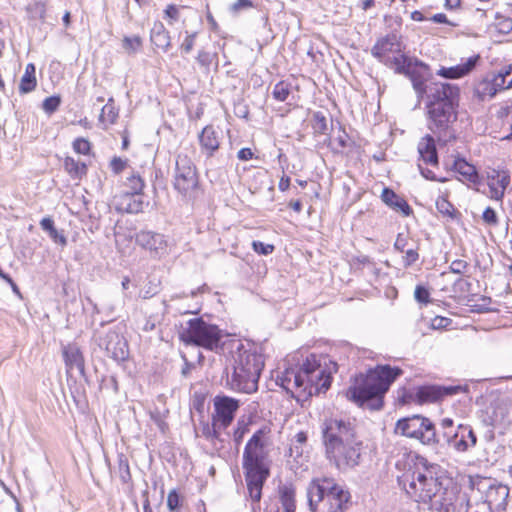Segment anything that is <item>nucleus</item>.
<instances>
[{"mask_svg": "<svg viewBox=\"0 0 512 512\" xmlns=\"http://www.w3.org/2000/svg\"><path fill=\"white\" fill-rule=\"evenodd\" d=\"M280 502L284 512H295V490L291 485H283L279 488Z\"/></svg>", "mask_w": 512, "mask_h": 512, "instance_id": "7c9ffc66", "label": "nucleus"}, {"mask_svg": "<svg viewBox=\"0 0 512 512\" xmlns=\"http://www.w3.org/2000/svg\"><path fill=\"white\" fill-rule=\"evenodd\" d=\"M198 176L193 161L186 155L176 156L173 186L184 198L192 200L198 190Z\"/></svg>", "mask_w": 512, "mask_h": 512, "instance_id": "9b49d317", "label": "nucleus"}, {"mask_svg": "<svg viewBox=\"0 0 512 512\" xmlns=\"http://www.w3.org/2000/svg\"><path fill=\"white\" fill-rule=\"evenodd\" d=\"M253 250L259 255H269L273 253L275 247L272 244H265L261 241H253L252 242Z\"/></svg>", "mask_w": 512, "mask_h": 512, "instance_id": "de8ad7c7", "label": "nucleus"}, {"mask_svg": "<svg viewBox=\"0 0 512 512\" xmlns=\"http://www.w3.org/2000/svg\"><path fill=\"white\" fill-rule=\"evenodd\" d=\"M312 127L315 133L325 134L328 130L326 117L321 112H316L313 115Z\"/></svg>", "mask_w": 512, "mask_h": 512, "instance_id": "a19ab883", "label": "nucleus"}, {"mask_svg": "<svg viewBox=\"0 0 512 512\" xmlns=\"http://www.w3.org/2000/svg\"><path fill=\"white\" fill-rule=\"evenodd\" d=\"M395 434L415 439L425 446L435 448L439 444L434 423L420 414L404 417L397 420L394 428Z\"/></svg>", "mask_w": 512, "mask_h": 512, "instance_id": "1a4fd4ad", "label": "nucleus"}, {"mask_svg": "<svg viewBox=\"0 0 512 512\" xmlns=\"http://www.w3.org/2000/svg\"><path fill=\"white\" fill-rule=\"evenodd\" d=\"M222 337V330L217 325L210 324L202 318L188 320L186 326L179 332V339L185 345L198 346L211 351L220 346Z\"/></svg>", "mask_w": 512, "mask_h": 512, "instance_id": "6e6552de", "label": "nucleus"}, {"mask_svg": "<svg viewBox=\"0 0 512 512\" xmlns=\"http://www.w3.org/2000/svg\"><path fill=\"white\" fill-rule=\"evenodd\" d=\"M142 41L139 36L134 37H124L123 39V47L127 51L135 52L141 46Z\"/></svg>", "mask_w": 512, "mask_h": 512, "instance_id": "09e8293b", "label": "nucleus"}, {"mask_svg": "<svg viewBox=\"0 0 512 512\" xmlns=\"http://www.w3.org/2000/svg\"><path fill=\"white\" fill-rule=\"evenodd\" d=\"M512 74V66H508L503 68L501 71H499L497 74H493L490 77V80L493 84V87L495 88L496 93L502 90L507 89L506 88V78Z\"/></svg>", "mask_w": 512, "mask_h": 512, "instance_id": "f704fd0d", "label": "nucleus"}, {"mask_svg": "<svg viewBox=\"0 0 512 512\" xmlns=\"http://www.w3.org/2000/svg\"><path fill=\"white\" fill-rule=\"evenodd\" d=\"M220 430H224L222 425L218 422H214L212 419L211 425L206 423L202 427V435L209 441L213 442L214 440L219 439Z\"/></svg>", "mask_w": 512, "mask_h": 512, "instance_id": "e433bc0d", "label": "nucleus"}, {"mask_svg": "<svg viewBox=\"0 0 512 512\" xmlns=\"http://www.w3.org/2000/svg\"><path fill=\"white\" fill-rule=\"evenodd\" d=\"M402 50L398 35L392 33L378 39L371 49V54L387 67L396 70V63L399 62L401 65V60L408 58Z\"/></svg>", "mask_w": 512, "mask_h": 512, "instance_id": "ddd939ff", "label": "nucleus"}, {"mask_svg": "<svg viewBox=\"0 0 512 512\" xmlns=\"http://www.w3.org/2000/svg\"><path fill=\"white\" fill-rule=\"evenodd\" d=\"M151 41L155 46L164 51L169 49L171 45L170 35L162 23L154 24L151 30Z\"/></svg>", "mask_w": 512, "mask_h": 512, "instance_id": "c85d7f7f", "label": "nucleus"}, {"mask_svg": "<svg viewBox=\"0 0 512 512\" xmlns=\"http://www.w3.org/2000/svg\"><path fill=\"white\" fill-rule=\"evenodd\" d=\"M381 199L387 206L402 213L403 216H409L412 213V209L407 201L403 197L397 195L390 188L383 189Z\"/></svg>", "mask_w": 512, "mask_h": 512, "instance_id": "393cba45", "label": "nucleus"}, {"mask_svg": "<svg viewBox=\"0 0 512 512\" xmlns=\"http://www.w3.org/2000/svg\"><path fill=\"white\" fill-rule=\"evenodd\" d=\"M401 63V65L399 62L396 63L395 72L404 74L411 80L413 89L415 90L419 100L423 99L424 96L427 98L429 89L436 83L430 82L427 84L429 72L428 65L417 59L413 60L409 57L406 60H401Z\"/></svg>", "mask_w": 512, "mask_h": 512, "instance_id": "f8f14e48", "label": "nucleus"}, {"mask_svg": "<svg viewBox=\"0 0 512 512\" xmlns=\"http://www.w3.org/2000/svg\"><path fill=\"white\" fill-rule=\"evenodd\" d=\"M49 236L50 238L55 242V243H59L61 244L62 246L66 245L67 244V239L66 237L62 234V233H59L58 230L56 228H54L50 233H49Z\"/></svg>", "mask_w": 512, "mask_h": 512, "instance_id": "69168bd1", "label": "nucleus"}, {"mask_svg": "<svg viewBox=\"0 0 512 512\" xmlns=\"http://www.w3.org/2000/svg\"><path fill=\"white\" fill-rule=\"evenodd\" d=\"M509 497V487L504 484L491 485L486 494V503L490 509L494 507L498 511H504Z\"/></svg>", "mask_w": 512, "mask_h": 512, "instance_id": "5701e85b", "label": "nucleus"}, {"mask_svg": "<svg viewBox=\"0 0 512 512\" xmlns=\"http://www.w3.org/2000/svg\"><path fill=\"white\" fill-rule=\"evenodd\" d=\"M496 94L497 93L489 76L479 81L475 85L473 91V97L477 98L478 101H484L487 98H493Z\"/></svg>", "mask_w": 512, "mask_h": 512, "instance_id": "c756f323", "label": "nucleus"}, {"mask_svg": "<svg viewBox=\"0 0 512 512\" xmlns=\"http://www.w3.org/2000/svg\"><path fill=\"white\" fill-rule=\"evenodd\" d=\"M459 431L460 430L458 429L455 432L443 431V437L457 451L464 452L470 447V445L465 438V434L461 432V435H459Z\"/></svg>", "mask_w": 512, "mask_h": 512, "instance_id": "2f4dec72", "label": "nucleus"}, {"mask_svg": "<svg viewBox=\"0 0 512 512\" xmlns=\"http://www.w3.org/2000/svg\"><path fill=\"white\" fill-rule=\"evenodd\" d=\"M427 128L440 146L456 140L453 124L458 117L460 88L451 83H435L426 98Z\"/></svg>", "mask_w": 512, "mask_h": 512, "instance_id": "7ed1b4c3", "label": "nucleus"}, {"mask_svg": "<svg viewBox=\"0 0 512 512\" xmlns=\"http://www.w3.org/2000/svg\"><path fill=\"white\" fill-rule=\"evenodd\" d=\"M469 267V264L461 259H456L450 264V271L455 274H464Z\"/></svg>", "mask_w": 512, "mask_h": 512, "instance_id": "864d4df0", "label": "nucleus"}, {"mask_svg": "<svg viewBox=\"0 0 512 512\" xmlns=\"http://www.w3.org/2000/svg\"><path fill=\"white\" fill-rule=\"evenodd\" d=\"M483 221L489 225H496L498 222L497 214L491 207H487L482 215Z\"/></svg>", "mask_w": 512, "mask_h": 512, "instance_id": "6e6d98bb", "label": "nucleus"}, {"mask_svg": "<svg viewBox=\"0 0 512 512\" xmlns=\"http://www.w3.org/2000/svg\"><path fill=\"white\" fill-rule=\"evenodd\" d=\"M94 309L96 312H106L108 315L113 314L115 311L114 304L110 299H105L104 302L101 304V307L99 308L98 305L94 306Z\"/></svg>", "mask_w": 512, "mask_h": 512, "instance_id": "680f3d73", "label": "nucleus"}, {"mask_svg": "<svg viewBox=\"0 0 512 512\" xmlns=\"http://www.w3.org/2000/svg\"><path fill=\"white\" fill-rule=\"evenodd\" d=\"M164 13L168 18H170L174 21L178 20V18H179L178 8L173 4L168 5L166 7Z\"/></svg>", "mask_w": 512, "mask_h": 512, "instance_id": "338daca9", "label": "nucleus"}, {"mask_svg": "<svg viewBox=\"0 0 512 512\" xmlns=\"http://www.w3.org/2000/svg\"><path fill=\"white\" fill-rule=\"evenodd\" d=\"M325 457L340 471L360 464L363 442L349 420L330 418L321 425Z\"/></svg>", "mask_w": 512, "mask_h": 512, "instance_id": "f03ea898", "label": "nucleus"}, {"mask_svg": "<svg viewBox=\"0 0 512 512\" xmlns=\"http://www.w3.org/2000/svg\"><path fill=\"white\" fill-rule=\"evenodd\" d=\"M196 35H197V33L194 32V33L188 34L186 36V38L184 39L183 43L180 46V49L182 50V52L184 54H188L192 51L194 44H195Z\"/></svg>", "mask_w": 512, "mask_h": 512, "instance_id": "5fc2aeb1", "label": "nucleus"}, {"mask_svg": "<svg viewBox=\"0 0 512 512\" xmlns=\"http://www.w3.org/2000/svg\"><path fill=\"white\" fill-rule=\"evenodd\" d=\"M508 407L504 403L490 405L483 415V423L491 427H507L511 424Z\"/></svg>", "mask_w": 512, "mask_h": 512, "instance_id": "6ab92c4d", "label": "nucleus"}, {"mask_svg": "<svg viewBox=\"0 0 512 512\" xmlns=\"http://www.w3.org/2000/svg\"><path fill=\"white\" fill-rule=\"evenodd\" d=\"M61 104V98L59 96H50L47 97L42 104L43 110L48 113L52 114L54 113Z\"/></svg>", "mask_w": 512, "mask_h": 512, "instance_id": "37998d69", "label": "nucleus"}, {"mask_svg": "<svg viewBox=\"0 0 512 512\" xmlns=\"http://www.w3.org/2000/svg\"><path fill=\"white\" fill-rule=\"evenodd\" d=\"M222 136L223 132L221 129L215 128L213 125L204 127L198 136L202 152L208 157L213 156L219 149Z\"/></svg>", "mask_w": 512, "mask_h": 512, "instance_id": "a211bd4d", "label": "nucleus"}, {"mask_svg": "<svg viewBox=\"0 0 512 512\" xmlns=\"http://www.w3.org/2000/svg\"><path fill=\"white\" fill-rule=\"evenodd\" d=\"M495 28L499 33L507 34L512 31V18L510 17H497Z\"/></svg>", "mask_w": 512, "mask_h": 512, "instance_id": "c03bdc74", "label": "nucleus"}, {"mask_svg": "<svg viewBox=\"0 0 512 512\" xmlns=\"http://www.w3.org/2000/svg\"><path fill=\"white\" fill-rule=\"evenodd\" d=\"M276 382L286 391L292 392L293 388L300 389L302 384L301 367L298 370L293 368L285 369L277 375Z\"/></svg>", "mask_w": 512, "mask_h": 512, "instance_id": "a878e982", "label": "nucleus"}, {"mask_svg": "<svg viewBox=\"0 0 512 512\" xmlns=\"http://www.w3.org/2000/svg\"><path fill=\"white\" fill-rule=\"evenodd\" d=\"M98 346L117 363L125 362L129 358L128 342L116 330L110 329L104 335L99 336Z\"/></svg>", "mask_w": 512, "mask_h": 512, "instance_id": "4468645a", "label": "nucleus"}, {"mask_svg": "<svg viewBox=\"0 0 512 512\" xmlns=\"http://www.w3.org/2000/svg\"><path fill=\"white\" fill-rule=\"evenodd\" d=\"M409 246V236L408 234L398 233L396 237V241L394 243V249L398 252L406 251V248Z\"/></svg>", "mask_w": 512, "mask_h": 512, "instance_id": "8fccbe9b", "label": "nucleus"}, {"mask_svg": "<svg viewBox=\"0 0 512 512\" xmlns=\"http://www.w3.org/2000/svg\"><path fill=\"white\" fill-rule=\"evenodd\" d=\"M124 185L127 188L125 193L142 195L145 182L139 173L132 171L131 175L126 178Z\"/></svg>", "mask_w": 512, "mask_h": 512, "instance_id": "72a5a7b5", "label": "nucleus"}, {"mask_svg": "<svg viewBox=\"0 0 512 512\" xmlns=\"http://www.w3.org/2000/svg\"><path fill=\"white\" fill-rule=\"evenodd\" d=\"M264 366L262 355L250 344H239L232 352V374L227 383L232 390L252 393L257 390L258 379Z\"/></svg>", "mask_w": 512, "mask_h": 512, "instance_id": "423d86ee", "label": "nucleus"}, {"mask_svg": "<svg viewBox=\"0 0 512 512\" xmlns=\"http://www.w3.org/2000/svg\"><path fill=\"white\" fill-rule=\"evenodd\" d=\"M491 198L497 201L503 199L505 190L510 184V176L507 171L493 170L488 176Z\"/></svg>", "mask_w": 512, "mask_h": 512, "instance_id": "4be33fe9", "label": "nucleus"}, {"mask_svg": "<svg viewBox=\"0 0 512 512\" xmlns=\"http://www.w3.org/2000/svg\"><path fill=\"white\" fill-rule=\"evenodd\" d=\"M290 94V85L285 81L278 82L272 91L273 97L278 101H285Z\"/></svg>", "mask_w": 512, "mask_h": 512, "instance_id": "ea45409f", "label": "nucleus"}, {"mask_svg": "<svg viewBox=\"0 0 512 512\" xmlns=\"http://www.w3.org/2000/svg\"><path fill=\"white\" fill-rule=\"evenodd\" d=\"M36 84L37 81L35 76L24 74L20 81L19 91L22 94H27L35 89Z\"/></svg>", "mask_w": 512, "mask_h": 512, "instance_id": "79ce46f5", "label": "nucleus"}, {"mask_svg": "<svg viewBox=\"0 0 512 512\" xmlns=\"http://www.w3.org/2000/svg\"><path fill=\"white\" fill-rule=\"evenodd\" d=\"M119 209L130 214H137L143 211L144 201L142 195L124 193L119 198Z\"/></svg>", "mask_w": 512, "mask_h": 512, "instance_id": "bb28decb", "label": "nucleus"}, {"mask_svg": "<svg viewBox=\"0 0 512 512\" xmlns=\"http://www.w3.org/2000/svg\"><path fill=\"white\" fill-rule=\"evenodd\" d=\"M453 170L460 174L466 181L473 184L479 183V175L476 168L463 158H457L453 164Z\"/></svg>", "mask_w": 512, "mask_h": 512, "instance_id": "cd10ccee", "label": "nucleus"}, {"mask_svg": "<svg viewBox=\"0 0 512 512\" xmlns=\"http://www.w3.org/2000/svg\"><path fill=\"white\" fill-rule=\"evenodd\" d=\"M73 149L76 153L88 155L91 150V144L85 138H76L73 142Z\"/></svg>", "mask_w": 512, "mask_h": 512, "instance_id": "a18cd8bd", "label": "nucleus"}, {"mask_svg": "<svg viewBox=\"0 0 512 512\" xmlns=\"http://www.w3.org/2000/svg\"><path fill=\"white\" fill-rule=\"evenodd\" d=\"M459 386L424 385L417 388L416 399L419 403L437 402L449 395L457 394Z\"/></svg>", "mask_w": 512, "mask_h": 512, "instance_id": "f3484780", "label": "nucleus"}, {"mask_svg": "<svg viewBox=\"0 0 512 512\" xmlns=\"http://www.w3.org/2000/svg\"><path fill=\"white\" fill-rule=\"evenodd\" d=\"M118 116V112L115 110V108L110 105L109 103L106 104L103 108H102V113L100 115V119H105L107 118V120L110 122V123H114L116 118Z\"/></svg>", "mask_w": 512, "mask_h": 512, "instance_id": "603ef678", "label": "nucleus"}, {"mask_svg": "<svg viewBox=\"0 0 512 512\" xmlns=\"http://www.w3.org/2000/svg\"><path fill=\"white\" fill-rule=\"evenodd\" d=\"M436 207L441 214L452 216L455 211L453 205L446 199H439L436 202Z\"/></svg>", "mask_w": 512, "mask_h": 512, "instance_id": "3c124183", "label": "nucleus"}, {"mask_svg": "<svg viewBox=\"0 0 512 512\" xmlns=\"http://www.w3.org/2000/svg\"><path fill=\"white\" fill-rule=\"evenodd\" d=\"M419 245V241H416L414 245H409L406 248V251L402 252L404 254V256L402 257L404 267H410L419 260Z\"/></svg>", "mask_w": 512, "mask_h": 512, "instance_id": "c9c22d12", "label": "nucleus"}, {"mask_svg": "<svg viewBox=\"0 0 512 512\" xmlns=\"http://www.w3.org/2000/svg\"><path fill=\"white\" fill-rule=\"evenodd\" d=\"M440 467L421 458L414 469L398 478L399 486L418 504L436 512H469L470 502L466 494L455 495L444 487L439 476Z\"/></svg>", "mask_w": 512, "mask_h": 512, "instance_id": "f257e3e1", "label": "nucleus"}, {"mask_svg": "<svg viewBox=\"0 0 512 512\" xmlns=\"http://www.w3.org/2000/svg\"><path fill=\"white\" fill-rule=\"evenodd\" d=\"M64 168L73 179H81L87 173V166L83 162L76 161L72 157H66Z\"/></svg>", "mask_w": 512, "mask_h": 512, "instance_id": "473e14b6", "label": "nucleus"}, {"mask_svg": "<svg viewBox=\"0 0 512 512\" xmlns=\"http://www.w3.org/2000/svg\"><path fill=\"white\" fill-rule=\"evenodd\" d=\"M434 136L426 134L418 143L417 150L420 158L426 163L433 166L438 165V154Z\"/></svg>", "mask_w": 512, "mask_h": 512, "instance_id": "b1692460", "label": "nucleus"}, {"mask_svg": "<svg viewBox=\"0 0 512 512\" xmlns=\"http://www.w3.org/2000/svg\"><path fill=\"white\" fill-rule=\"evenodd\" d=\"M118 474L123 483L131 481L129 462L124 455H119L118 457Z\"/></svg>", "mask_w": 512, "mask_h": 512, "instance_id": "58836bf2", "label": "nucleus"}, {"mask_svg": "<svg viewBox=\"0 0 512 512\" xmlns=\"http://www.w3.org/2000/svg\"><path fill=\"white\" fill-rule=\"evenodd\" d=\"M110 166H111V169L112 171L115 173V174H119L121 173L125 167L127 166V161L126 160H123L122 158L120 157H114L111 162H110Z\"/></svg>", "mask_w": 512, "mask_h": 512, "instance_id": "4d7b16f0", "label": "nucleus"}, {"mask_svg": "<svg viewBox=\"0 0 512 512\" xmlns=\"http://www.w3.org/2000/svg\"><path fill=\"white\" fill-rule=\"evenodd\" d=\"M480 59L479 55L469 57L465 63L452 67H441L437 75L446 79H458L468 75L476 67Z\"/></svg>", "mask_w": 512, "mask_h": 512, "instance_id": "412c9836", "label": "nucleus"}, {"mask_svg": "<svg viewBox=\"0 0 512 512\" xmlns=\"http://www.w3.org/2000/svg\"><path fill=\"white\" fill-rule=\"evenodd\" d=\"M26 11L31 19H44L46 7L43 2L34 1L27 5Z\"/></svg>", "mask_w": 512, "mask_h": 512, "instance_id": "4c0bfd02", "label": "nucleus"}, {"mask_svg": "<svg viewBox=\"0 0 512 512\" xmlns=\"http://www.w3.org/2000/svg\"><path fill=\"white\" fill-rule=\"evenodd\" d=\"M470 507L471 509L469 510V512H490L491 510L489 505L485 501L481 503H476L475 506L470 504Z\"/></svg>", "mask_w": 512, "mask_h": 512, "instance_id": "774afa93", "label": "nucleus"}, {"mask_svg": "<svg viewBox=\"0 0 512 512\" xmlns=\"http://www.w3.org/2000/svg\"><path fill=\"white\" fill-rule=\"evenodd\" d=\"M403 374L399 367L388 364L376 365L365 374H359L351 380L344 395L358 407L372 411L381 410L384 406V396L392 383Z\"/></svg>", "mask_w": 512, "mask_h": 512, "instance_id": "20e7f679", "label": "nucleus"}, {"mask_svg": "<svg viewBox=\"0 0 512 512\" xmlns=\"http://www.w3.org/2000/svg\"><path fill=\"white\" fill-rule=\"evenodd\" d=\"M214 413L212 418L214 422L222 425L226 429L234 420L235 414L240 407L239 400L226 396L217 395L213 399Z\"/></svg>", "mask_w": 512, "mask_h": 512, "instance_id": "2eb2a0df", "label": "nucleus"}, {"mask_svg": "<svg viewBox=\"0 0 512 512\" xmlns=\"http://www.w3.org/2000/svg\"><path fill=\"white\" fill-rule=\"evenodd\" d=\"M301 388L308 395L326 392L331 385V374L322 367L316 355H310L301 365Z\"/></svg>", "mask_w": 512, "mask_h": 512, "instance_id": "9d476101", "label": "nucleus"}, {"mask_svg": "<svg viewBox=\"0 0 512 512\" xmlns=\"http://www.w3.org/2000/svg\"><path fill=\"white\" fill-rule=\"evenodd\" d=\"M62 355L67 373L73 369H77L79 373L84 376L85 358L80 347L76 343H69L64 345L62 347Z\"/></svg>", "mask_w": 512, "mask_h": 512, "instance_id": "aec40b11", "label": "nucleus"}, {"mask_svg": "<svg viewBox=\"0 0 512 512\" xmlns=\"http://www.w3.org/2000/svg\"><path fill=\"white\" fill-rule=\"evenodd\" d=\"M252 7H253V3L251 0H237V2H235L231 6V11L237 13V12L241 11L242 9H248V8H252Z\"/></svg>", "mask_w": 512, "mask_h": 512, "instance_id": "e2e57ef3", "label": "nucleus"}, {"mask_svg": "<svg viewBox=\"0 0 512 512\" xmlns=\"http://www.w3.org/2000/svg\"><path fill=\"white\" fill-rule=\"evenodd\" d=\"M418 168H419L421 175L427 180L437 181V182H446L447 181V178L436 177L435 173L428 168H423L421 165H418Z\"/></svg>", "mask_w": 512, "mask_h": 512, "instance_id": "bf43d9fd", "label": "nucleus"}, {"mask_svg": "<svg viewBox=\"0 0 512 512\" xmlns=\"http://www.w3.org/2000/svg\"><path fill=\"white\" fill-rule=\"evenodd\" d=\"M167 507L170 511H175L179 507V495L176 490L169 492L167 497Z\"/></svg>", "mask_w": 512, "mask_h": 512, "instance_id": "13d9d810", "label": "nucleus"}, {"mask_svg": "<svg viewBox=\"0 0 512 512\" xmlns=\"http://www.w3.org/2000/svg\"><path fill=\"white\" fill-rule=\"evenodd\" d=\"M414 297L417 302L427 304L430 302V293L428 289L422 285H417L414 291Z\"/></svg>", "mask_w": 512, "mask_h": 512, "instance_id": "49530a36", "label": "nucleus"}, {"mask_svg": "<svg viewBox=\"0 0 512 512\" xmlns=\"http://www.w3.org/2000/svg\"><path fill=\"white\" fill-rule=\"evenodd\" d=\"M266 428L257 430L248 440L243 451L242 466L252 510L256 511L255 503L262 497L263 485L270 475L271 441Z\"/></svg>", "mask_w": 512, "mask_h": 512, "instance_id": "39448f33", "label": "nucleus"}, {"mask_svg": "<svg viewBox=\"0 0 512 512\" xmlns=\"http://www.w3.org/2000/svg\"><path fill=\"white\" fill-rule=\"evenodd\" d=\"M196 60L201 66L208 67L211 64V55L204 50H200Z\"/></svg>", "mask_w": 512, "mask_h": 512, "instance_id": "0e129e2a", "label": "nucleus"}, {"mask_svg": "<svg viewBox=\"0 0 512 512\" xmlns=\"http://www.w3.org/2000/svg\"><path fill=\"white\" fill-rule=\"evenodd\" d=\"M135 242L137 245L148 250L154 258H161L168 253L167 240L160 233L141 230L136 234Z\"/></svg>", "mask_w": 512, "mask_h": 512, "instance_id": "dca6fc26", "label": "nucleus"}, {"mask_svg": "<svg viewBox=\"0 0 512 512\" xmlns=\"http://www.w3.org/2000/svg\"><path fill=\"white\" fill-rule=\"evenodd\" d=\"M458 430H460L464 434L467 433V437L470 440V443H469L470 447H473V446L476 445L477 437H476L474 431L472 430V428L470 426H466V425L460 424L458 426Z\"/></svg>", "mask_w": 512, "mask_h": 512, "instance_id": "052dcab7", "label": "nucleus"}, {"mask_svg": "<svg viewBox=\"0 0 512 512\" xmlns=\"http://www.w3.org/2000/svg\"><path fill=\"white\" fill-rule=\"evenodd\" d=\"M350 494L332 479L313 482L308 489V502L312 512H343Z\"/></svg>", "mask_w": 512, "mask_h": 512, "instance_id": "0eeeda50", "label": "nucleus"}]
</instances>
